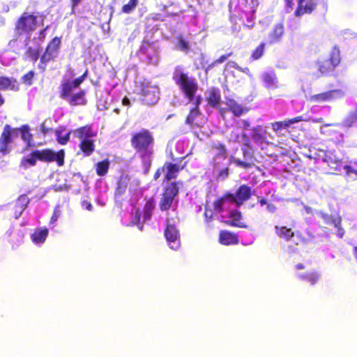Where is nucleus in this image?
I'll list each match as a JSON object with an SVG mask.
<instances>
[{"mask_svg":"<svg viewBox=\"0 0 357 357\" xmlns=\"http://www.w3.org/2000/svg\"><path fill=\"white\" fill-rule=\"evenodd\" d=\"M34 76L35 73L33 70H29L22 77V82L28 86H31L33 84Z\"/></svg>","mask_w":357,"mask_h":357,"instance_id":"48","label":"nucleus"},{"mask_svg":"<svg viewBox=\"0 0 357 357\" xmlns=\"http://www.w3.org/2000/svg\"><path fill=\"white\" fill-rule=\"evenodd\" d=\"M261 79L264 86L267 88H273L277 84V76L274 72L264 73Z\"/></svg>","mask_w":357,"mask_h":357,"instance_id":"34","label":"nucleus"},{"mask_svg":"<svg viewBox=\"0 0 357 357\" xmlns=\"http://www.w3.org/2000/svg\"><path fill=\"white\" fill-rule=\"evenodd\" d=\"M251 134L250 137L252 141L259 146L261 149H264L263 144L268 145L270 142H268L266 136V130L264 129L262 126H257L251 128Z\"/></svg>","mask_w":357,"mask_h":357,"instance_id":"15","label":"nucleus"},{"mask_svg":"<svg viewBox=\"0 0 357 357\" xmlns=\"http://www.w3.org/2000/svg\"><path fill=\"white\" fill-rule=\"evenodd\" d=\"M24 55L30 61L35 63L39 58L40 50L38 48L29 47L26 48Z\"/></svg>","mask_w":357,"mask_h":357,"instance_id":"45","label":"nucleus"},{"mask_svg":"<svg viewBox=\"0 0 357 357\" xmlns=\"http://www.w3.org/2000/svg\"><path fill=\"white\" fill-rule=\"evenodd\" d=\"M67 101L71 106L85 105L87 103L85 91L80 90L73 94Z\"/></svg>","mask_w":357,"mask_h":357,"instance_id":"26","label":"nucleus"},{"mask_svg":"<svg viewBox=\"0 0 357 357\" xmlns=\"http://www.w3.org/2000/svg\"><path fill=\"white\" fill-rule=\"evenodd\" d=\"M185 163L179 165L177 163L172 162H165L162 166V170L164 175V181L167 182L162 188L161 197L159 202V208L161 211H169L177 202L176 197L178 195L180 188L183 186L182 181H172L176 179L179 172L184 169Z\"/></svg>","mask_w":357,"mask_h":357,"instance_id":"1","label":"nucleus"},{"mask_svg":"<svg viewBox=\"0 0 357 357\" xmlns=\"http://www.w3.org/2000/svg\"><path fill=\"white\" fill-rule=\"evenodd\" d=\"M341 222H342L341 218L339 216L329 217V218H328V219L326 220V222L328 225H333V226H334V227L337 229V231H338L337 235L340 238H342L344 234V231L341 228Z\"/></svg>","mask_w":357,"mask_h":357,"instance_id":"42","label":"nucleus"},{"mask_svg":"<svg viewBox=\"0 0 357 357\" xmlns=\"http://www.w3.org/2000/svg\"><path fill=\"white\" fill-rule=\"evenodd\" d=\"M80 151L83 153L84 156H90L95 151L94 140L91 139H84L81 140L79 144Z\"/></svg>","mask_w":357,"mask_h":357,"instance_id":"28","label":"nucleus"},{"mask_svg":"<svg viewBox=\"0 0 357 357\" xmlns=\"http://www.w3.org/2000/svg\"><path fill=\"white\" fill-rule=\"evenodd\" d=\"M30 202L27 195L23 194L19 196L16 200L15 207L20 210V213L24 211Z\"/></svg>","mask_w":357,"mask_h":357,"instance_id":"43","label":"nucleus"},{"mask_svg":"<svg viewBox=\"0 0 357 357\" xmlns=\"http://www.w3.org/2000/svg\"><path fill=\"white\" fill-rule=\"evenodd\" d=\"M82 0H70V8L74 10Z\"/></svg>","mask_w":357,"mask_h":357,"instance_id":"64","label":"nucleus"},{"mask_svg":"<svg viewBox=\"0 0 357 357\" xmlns=\"http://www.w3.org/2000/svg\"><path fill=\"white\" fill-rule=\"evenodd\" d=\"M233 193L226 192L222 197L216 199L213 203V207L215 212L222 213L227 204H234Z\"/></svg>","mask_w":357,"mask_h":357,"instance_id":"18","label":"nucleus"},{"mask_svg":"<svg viewBox=\"0 0 357 357\" xmlns=\"http://www.w3.org/2000/svg\"><path fill=\"white\" fill-rule=\"evenodd\" d=\"M75 89L71 84V80L67 79L59 86V97L65 100H68L73 94V89Z\"/></svg>","mask_w":357,"mask_h":357,"instance_id":"30","label":"nucleus"},{"mask_svg":"<svg viewBox=\"0 0 357 357\" xmlns=\"http://www.w3.org/2000/svg\"><path fill=\"white\" fill-rule=\"evenodd\" d=\"M15 129L6 124L0 135V154L8 155L11 152V144L14 142Z\"/></svg>","mask_w":357,"mask_h":357,"instance_id":"9","label":"nucleus"},{"mask_svg":"<svg viewBox=\"0 0 357 357\" xmlns=\"http://www.w3.org/2000/svg\"><path fill=\"white\" fill-rule=\"evenodd\" d=\"M43 24V20H39L38 13L23 12L15 22L14 33L18 38L25 37L26 45L31 35Z\"/></svg>","mask_w":357,"mask_h":357,"instance_id":"3","label":"nucleus"},{"mask_svg":"<svg viewBox=\"0 0 357 357\" xmlns=\"http://www.w3.org/2000/svg\"><path fill=\"white\" fill-rule=\"evenodd\" d=\"M167 224L164 231L165 238L169 245L173 250H176L180 245L179 231L175 225L169 223V220H167Z\"/></svg>","mask_w":357,"mask_h":357,"instance_id":"12","label":"nucleus"},{"mask_svg":"<svg viewBox=\"0 0 357 357\" xmlns=\"http://www.w3.org/2000/svg\"><path fill=\"white\" fill-rule=\"evenodd\" d=\"M329 61L335 68L341 62V54L340 48L337 46H334L331 52Z\"/></svg>","mask_w":357,"mask_h":357,"instance_id":"41","label":"nucleus"},{"mask_svg":"<svg viewBox=\"0 0 357 357\" xmlns=\"http://www.w3.org/2000/svg\"><path fill=\"white\" fill-rule=\"evenodd\" d=\"M218 242L221 245H231L238 244L239 240L236 234L227 230H221L219 233Z\"/></svg>","mask_w":357,"mask_h":357,"instance_id":"17","label":"nucleus"},{"mask_svg":"<svg viewBox=\"0 0 357 357\" xmlns=\"http://www.w3.org/2000/svg\"><path fill=\"white\" fill-rule=\"evenodd\" d=\"M216 108L218 109V112H219L220 116L223 119H225V114L228 112L227 111V107L226 108H224V107H220V105L219 107H216Z\"/></svg>","mask_w":357,"mask_h":357,"instance_id":"63","label":"nucleus"},{"mask_svg":"<svg viewBox=\"0 0 357 357\" xmlns=\"http://www.w3.org/2000/svg\"><path fill=\"white\" fill-rule=\"evenodd\" d=\"M220 90L218 87H211L208 92L206 101L211 107H219L221 103Z\"/></svg>","mask_w":357,"mask_h":357,"instance_id":"21","label":"nucleus"},{"mask_svg":"<svg viewBox=\"0 0 357 357\" xmlns=\"http://www.w3.org/2000/svg\"><path fill=\"white\" fill-rule=\"evenodd\" d=\"M231 55H233V52H230L228 54H223L222 56H220L218 59H217L216 60H215L211 65H209L207 68V70L211 68V67H213V66H215V64H218V63H223L224 61H225L229 56H231Z\"/></svg>","mask_w":357,"mask_h":357,"instance_id":"52","label":"nucleus"},{"mask_svg":"<svg viewBox=\"0 0 357 357\" xmlns=\"http://www.w3.org/2000/svg\"><path fill=\"white\" fill-rule=\"evenodd\" d=\"M75 137L83 140L84 139H91L96 136V132L93 130L91 125H85L79 127L73 131Z\"/></svg>","mask_w":357,"mask_h":357,"instance_id":"22","label":"nucleus"},{"mask_svg":"<svg viewBox=\"0 0 357 357\" xmlns=\"http://www.w3.org/2000/svg\"><path fill=\"white\" fill-rule=\"evenodd\" d=\"M138 93L142 97V102L147 105H153L159 100V88L156 86L142 83Z\"/></svg>","mask_w":357,"mask_h":357,"instance_id":"11","label":"nucleus"},{"mask_svg":"<svg viewBox=\"0 0 357 357\" xmlns=\"http://www.w3.org/2000/svg\"><path fill=\"white\" fill-rule=\"evenodd\" d=\"M84 81L79 77H78L75 78L74 80L71 81V84L72 85H73L75 88H77Z\"/></svg>","mask_w":357,"mask_h":357,"instance_id":"58","label":"nucleus"},{"mask_svg":"<svg viewBox=\"0 0 357 357\" xmlns=\"http://www.w3.org/2000/svg\"><path fill=\"white\" fill-rule=\"evenodd\" d=\"M344 93L341 89H335L314 95V100L319 102H330L343 97Z\"/></svg>","mask_w":357,"mask_h":357,"instance_id":"16","label":"nucleus"},{"mask_svg":"<svg viewBox=\"0 0 357 357\" xmlns=\"http://www.w3.org/2000/svg\"><path fill=\"white\" fill-rule=\"evenodd\" d=\"M229 176V168L225 167L221 169L218 173V177L222 178H226Z\"/></svg>","mask_w":357,"mask_h":357,"instance_id":"55","label":"nucleus"},{"mask_svg":"<svg viewBox=\"0 0 357 357\" xmlns=\"http://www.w3.org/2000/svg\"><path fill=\"white\" fill-rule=\"evenodd\" d=\"M137 0H130L128 3L122 7V12L124 13H131L137 6Z\"/></svg>","mask_w":357,"mask_h":357,"instance_id":"49","label":"nucleus"},{"mask_svg":"<svg viewBox=\"0 0 357 357\" xmlns=\"http://www.w3.org/2000/svg\"><path fill=\"white\" fill-rule=\"evenodd\" d=\"M65 151L61 149L57 152L50 149H45L42 150H33L29 155L23 157L20 163V167L23 169H27L30 167L36 165L37 160L44 162H56L59 167L64 165Z\"/></svg>","mask_w":357,"mask_h":357,"instance_id":"2","label":"nucleus"},{"mask_svg":"<svg viewBox=\"0 0 357 357\" xmlns=\"http://www.w3.org/2000/svg\"><path fill=\"white\" fill-rule=\"evenodd\" d=\"M314 162L316 169L326 174H335L344 167L342 160L334 151L318 150L314 156Z\"/></svg>","mask_w":357,"mask_h":357,"instance_id":"5","label":"nucleus"},{"mask_svg":"<svg viewBox=\"0 0 357 357\" xmlns=\"http://www.w3.org/2000/svg\"><path fill=\"white\" fill-rule=\"evenodd\" d=\"M225 104L227 107V111L236 117H239L250 111V108L242 105L231 97H225Z\"/></svg>","mask_w":357,"mask_h":357,"instance_id":"13","label":"nucleus"},{"mask_svg":"<svg viewBox=\"0 0 357 357\" xmlns=\"http://www.w3.org/2000/svg\"><path fill=\"white\" fill-rule=\"evenodd\" d=\"M130 144L142 158H150L153 155L155 137L149 129L142 128L132 135Z\"/></svg>","mask_w":357,"mask_h":357,"instance_id":"4","label":"nucleus"},{"mask_svg":"<svg viewBox=\"0 0 357 357\" xmlns=\"http://www.w3.org/2000/svg\"><path fill=\"white\" fill-rule=\"evenodd\" d=\"M211 149L218 151L220 156L226 158L227 156V151L225 145L223 143L213 144L211 145Z\"/></svg>","mask_w":357,"mask_h":357,"instance_id":"47","label":"nucleus"},{"mask_svg":"<svg viewBox=\"0 0 357 357\" xmlns=\"http://www.w3.org/2000/svg\"><path fill=\"white\" fill-rule=\"evenodd\" d=\"M82 206L85 208L89 211H91L93 209V206L91 204V202H89L86 200H84L82 202Z\"/></svg>","mask_w":357,"mask_h":357,"instance_id":"57","label":"nucleus"},{"mask_svg":"<svg viewBox=\"0 0 357 357\" xmlns=\"http://www.w3.org/2000/svg\"><path fill=\"white\" fill-rule=\"evenodd\" d=\"M49 29V26L47 25L44 29H41L38 33V36H37V39L39 42V43H43L45 38H46V31Z\"/></svg>","mask_w":357,"mask_h":357,"instance_id":"54","label":"nucleus"},{"mask_svg":"<svg viewBox=\"0 0 357 357\" xmlns=\"http://www.w3.org/2000/svg\"><path fill=\"white\" fill-rule=\"evenodd\" d=\"M40 130L44 135H46L51 130V128H47L43 122L40 124Z\"/></svg>","mask_w":357,"mask_h":357,"instance_id":"59","label":"nucleus"},{"mask_svg":"<svg viewBox=\"0 0 357 357\" xmlns=\"http://www.w3.org/2000/svg\"><path fill=\"white\" fill-rule=\"evenodd\" d=\"M301 121V117L298 116L296 118L281 121H276L274 123H272L271 128L276 133H280L282 130H287L289 126L294 123H297L298 121Z\"/></svg>","mask_w":357,"mask_h":357,"instance_id":"25","label":"nucleus"},{"mask_svg":"<svg viewBox=\"0 0 357 357\" xmlns=\"http://www.w3.org/2000/svg\"><path fill=\"white\" fill-rule=\"evenodd\" d=\"M131 221L132 225H135L139 223L141 219V212L139 208L135 209L131 213Z\"/></svg>","mask_w":357,"mask_h":357,"instance_id":"50","label":"nucleus"},{"mask_svg":"<svg viewBox=\"0 0 357 357\" xmlns=\"http://www.w3.org/2000/svg\"><path fill=\"white\" fill-rule=\"evenodd\" d=\"M19 89L20 84L15 78L0 76V91H18Z\"/></svg>","mask_w":357,"mask_h":357,"instance_id":"20","label":"nucleus"},{"mask_svg":"<svg viewBox=\"0 0 357 357\" xmlns=\"http://www.w3.org/2000/svg\"><path fill=\"white\" fill-rule=\"evenodd\" d=\"M284 1H285V3H286V10L287 12H289L293 8L294 0H284Z\"/></svg>","mask_w":357,"mask_h":357,"instance_id":"60","label":"nucleus"},{"mask_svg":"<svg viewBox=\"0 0 357 357\" xmlns=\"http://www.w3.org/2000/svg\"><path fill=\"white\" fill-rule=\"evenodd\" d=\"M284 35V26L282 23H278L274 25L271 32L268 33L270 44H274L281 40Z\"/></svg>","mask_w":357,"mask_h":357,"instance_id":"23","label":"nucleus"},{"mask_svg":"<svg viewBox=\"0 0 357 357\" xmlns=\"http://www.w3.org/2000/svg\"><path fill=\"white\" fill-rule=\"evenodd\" d=\"M266 49V43L264 42L260 43L251 52L250 59V61H257L260 59L264 54Z\"/></svg>","mask_w":357,"mask_h":357,"instance_id":"38","label":"nucleus"},{"mask_svg":"<svg viewBox=\"0 0 357 357\" xmlns=\"http://www.w3.org/2000/svg\"><path fill=\"white\" fill-rule=\"evenodd\" d=\"M61 214V211L59 210V206H56L53 211V213L51 216L50 224H54L57 221Z\"/></svg>","mask_w":357,"mask_h":357,"instance_id":"53","label":"nucleus"},{"mask_svg":"<svg viewBox=\"0 0 357 357\" xmlns=\"http://www.w3.org/2000/svg\"><path fill=\"white\" fill-rule=\"evenodd\" d=\"M357 122V108L349 112L342 123V126L346 129L352 127Z\"/></svg>","mask_w":357,"mask_h":357,"instance_id":"40","label":"nucleus"},{"mask_svg":"<svg viewBox=\"0 0 357 357\" xmlns=\"http://www.w3.org/2000/svg\"><path fill=\"white\" fill-rule=\"evenodd\" d=\"M61 45V37H54L47 44L45 52L41 55L38 68L45 72L47 63L50 61H54L58 56Z\"/></svg>","mask_w":357,"mask_h":357,"instance_id":"8","label":"nucleus"},{"mask_svg":"<svg viewBox=\"0 0 357 357\" xmlns=\"http://www.w3.org/2000/svg\"><path fill=\"white\" fill-rule=\"evenodd\" d=\"M48 234V229L45 227L36 228L31 234V238L32 241L36 244L43 243L46 241Z\"/></svg>","mask_w":357,"mask_h":357,"instance_id":"27","label":"nucleus"},{"mask_svg":"<svg viewBox=\"0 0 357 357\" xmlns=\"http://www.w3.org/2000/svg\"><path fill=\"white\" fill-rule=\"evenodd\" d=\"M178 47L183 52H188L189 50V43L184 40L182 36L178 38Z\"/></svg>","mask_w":357,"mask_h":357,"instance_id":"51","label":"nucleus"},{"mask_svg":"<svg viewBox=\"0 0 357 357\" xmlns=\"http://www.w3.org/2000/svg\"><path fill=\"white\" fill-rule=\"evenodd\" d=\"M162 174H163V172L162 170V167H159L158 169H157L156 171L155 172V173L153 174V179L155 181L158 180Z\"/></svg>","mask_w":357,"mask_h":357,"instance_id":"61","label":"nucleus"},{"mask_svg":"<svg viewBox=\"0 0 357 357\" xmlns=\"http://www.w3.org/2000/svg\"><path fill=\"white\" fill-rule=\"evenodd\" d=\"M231 219L226 220L225 223L227 225L238 227V228H243V229H247L248 226L243 222L241 221L243 216L241 213L238 210H233L230 212L229 216Z\"/></svg>","mask_w":357,"mask_h":357,"instance_id":"19","label":"nucleus"},{"mask_svg":"<svg viewBox=\"0 0 357 357\" xmlns=\"http://www.w3.org/2000/svg\"><path fill=\"white\" fill-rule=\"evenodd\" d=\"M252 196L251 188L248 185H240L235 194H233V202L237 206H241L245 202L250 199Z\"/></svg>","mask_w":357,"mask_h":357,"instance_id":"14","label":"nucleus"},{"mask_svg":"<svg viewBox=\"0 0 357 357\" xmlns=\"http://www.w3.org/2000/svg\"><path fill=\"white\" fill-rule=\"evenodd\" d=\"M155 201L153 197L146 200L144 206V220H149L151 218L152 212L155 208Z\"/></svg>","mask_w":357,"mask_h":357,"instance_id":"37","label":"nucleus"},{"mask_svg":"<svg viewBox=\"0 0 357 357\" xmlns=\"http://www.w3.org/2000/svg\"><path fill=\"white\" fill-rule=\"evenodd\" d=\"M344 169L347 170V172L354 174L357 176V168H355L351 165H345L344 166Z\"/></svg>","mask_w":357,"mask_h":357,"instance_id":"56","label":"nucleus"},{"mask_svg":"<svg viewBox=\"0 0 357 357\" xmlns=\"http://www.w3.org/2000/svg\"><path fill=\"white\" fill-rule=\"evenodd\" d=\"M257 201L260 206H266V210L270 213H275L277 211V206L271 202H268L267 199L263 196H257Z\"/></svg>","mask_w":357,"mask_h":357,"instance_id":"44","label":"nucleus"},{"mask_svg":"<svg viewBox=\"0 0 357 357\" xmlns=\"http://www.w3.org/2000/svg\"><path fill=\"white\" fill-rule=\"evenodd\" d=\"M312 11V4L305 0H298V7L295 10L294 15L297 17L304 14L311 13Z\"/></svg>","mask_w":357,"mask_h":357,"instance_id":"33","label":"nucleus"},{"mask_svg":"<svg viewBox=\"0 0 357 357\" xmlns=\"http://www.w3.org/2000/svg\"><path fill=\"white\" fill-rule=\"evenodd\" d=\"M172 79L188 100L191 101L195 98L199 89L195 77L190 76L181 66H176L172 74Z\"/></svg>","mask_w":357,"mask_h":357,"instance_id":"6","label":"nucleus"},{"mask_svg":"<svg viewBox=\"0 0 357 357\" xmlns=\"http://www.w3.org/2000/svg\"><path fill=\"white\" fill-rule=\"evenodd\" d=\"M229 6L231 8H234V10L241 13H245L248 8H250L248 0H231Z\"/></svg>","mask_w":357,"mask_h":357,"instance_id":"35","label":"nucleus"},{"mask_svg":"<svg viewBox=\"0 0 357 357\" xmlns=\"http://www.w3.org/2000/svg\"><path fill=\"white\" fill-rule=\"evenodd\" d=\"M346 128L342 123L325 124L320 127V132L328 136L329 139L335 143H340L344 140L343 132Z\"/></svg>","mask_w":357,"mask_h":357,"instance_id":"10","label":"nucleus"},{"mask_svg":"<svg viewBox=\"0 0 357 357\" xmlns=\"http://www.w3.org/2000/svg\"><path fill=\"white\" fill-rule=\"evenodd\" d=\"M15 134L20 132L22 139L26 143L27 148L33 147L35 144L33 143V136L30 132V127L29 125H22L20 128H14Z\"/></svg>","mask_w":357,"mask_h":357,"instance_id":"24","label":"nucleus"},{"mask_svg":"<svg viewBox=\"0 0 357 357\" xmlns=\"http://www.w3.org/2000/svg\"><path fill=\"white\" fill-rule=\"evenodd\" d=\"M275 231L277 236L286 241H289L294 236V232L291 228L285 226H275Z\"/></svg>","mask_w":357,"mask_h":357,"instance_id":"31","label":"nucleus"},{"mask_svg":"<svg viewBox=\"0 0 357 357\" xmlns=\"http://www.w3.org/2000/svg\"><path fill=\"white\" fill-rule=\"evenodd\" d=\"M130 179L128 175H122L119 177L114 192L116 197H121L126 192Z\"/></svg>","mask_w":357,"mask_h":357,"instance_id":"29","label":"nucleus"},{"mask_svg":"<svg viewBox=\"0 0 357 357\" xmlns=\"http://www.w3.org/2000/svg\"><path fill=\"white\" fill-rule=\"evenodd\" d=\"M243 142L241 146L243 160L232 158L231 161L238 167L243 169H249L255 166L259 161L256 157V150L252 145L249 136L243 132L242 134Z\"/></svg>","mask_w":357,"mask_h":357,"instance_id":"7","label":"nucleus"},{"mask_svg":"<svg viewBox=\"0 0 357 357\" xmlns=\"http://www.w3.org/2000/svg\"><path fill=\"white\" fill-rule=\"evenodd\" d=\"M317 66L319 71L321 74L328 73L335 68L328 59H318L317 61Z\"/></svg>","mask_w":357,"mask_h":357,"instance_id":"36","label":"nucleus"},{"mask_svg":"<svg viewBox=\"0 0 357 357\" xmlns=\"http://www.w3.org/2000/svg\"><path fill=\"white\" fill-rule=\"evenodd\" d=\"M201 115L200 109H190L186 116L185 123L192 128H200V125L196 122V119Z\"/></svg>","mask_w":357,"mask_h":357,"instance_id":"32","label":"nucleus"},{"mask_svg":"<svg viewBox=\"0 0 357 357\" xmlns=\"http://www.w3.org/2000/svg\"><path fill=\"white\" fill-rule=\"evenodd\" d=\"M109 168V160L105 159L100 162H98L96 165V172L97 175L100 176H105Z\"/></svg>","mask_w":357,"mask_h":357,"instance_id":"39","label":"nucleus"},{"mask_svg":"<svg viewBox=\"0 0 357 357\" xmlns=\"http://www.w3.org/2000/svg\"><path fill=\"white\" fill-rule=\"evenodd\" d=\"M241 127L243 130H248L250 127V122L248 119L241 121Z\"/></svg>","mask_w":357,"mask_h":357,"instance_id":"62","label":"nucleus"},{"mask_svg":"<svg viewBox=\"0 0 357 357\" xmlns=\"http://www.w3.org/2000/svg\"><path fill=\"white\" fill-rule=\"evenodd\" d=\"M70 133L71 131H69L65 135L62 136L61 130H56L55 135L56 137V141L61 145H66L70 141Z\"/></svg>","mask_w":357,"mask_h":357,"instance_id":"46","label":"nucleus"}]
</instances>
